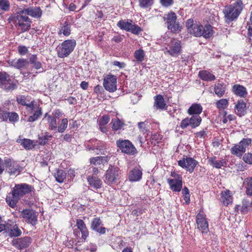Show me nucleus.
<instances>
[{
    "mask_svg": "<svg viewBox=\"0 0 252 252\" xmlns=\"http://www.w3.org/2000/svg\"><path fill=\"white\" fill-rule=\"evenodd\" d=\"M226 21L229 23L236 18V9L231 5L225 7L223 10Z\"/></svg>",
    "mask_w": 252,
    "mask_h": 252,
    "instance_id": "obj_24",
    "label": "nucleus"
},
{
    "mask_svg": "<svg viewBox=\"0 0 252 252\" xmlns=\"http://www.w3.org/2000/svg\"><path fill=\"white\" fill-rule=\"evenodd\" d=\"M85 145L89 151H94L97 154L99 151L102 155H105L106 153L105 143L96 139H92L87 141Z\"/></svg>",
    "mask_w": 252,
    "mask_h": 252,
    "instance_id": "obj_8",
    "label": "nucleus"
},
{
    "mask_svg": "<svg viewBox=\"0 0 252 252\" xmlns=\"http://www.w3.org/2000/svg\"><path fill=\"white\" fill-rule=\"evenodd\" d=\"M203 110L202 106L199 103L192 104L188 109V113L189 115H199Z\"/></svg>",
    "mask_w": 252,
    "mask_h": 252,
    "instance_id": "obj_35",
    "label": "nucleus"
},
{
    "mask_svg": "<svg viewBox=\"0 0 252 252\" xmlns=\"http://www.w3.org/2000/svg\"><path fill=\"white\" fill-rule=\"evenodd\" d=\"M142 170L138 168H135L130 171L128 175V179L131 182H137L142 178Z\"/></svg>",
    "mask_w": 252,
    "mask_h": 252,
    "instance_id": "obj_29",
    "label": "nucleus"
},
{
    "mask_svg": "<svg viewBox=\"0 0 252 252\" xmlns=\"http://www.w3.org/2000/svg\"><path fill=\"white\" fill-rule=\"evenodd\" d=\"M117 78L116 76L111 74L106 75L103 79V86L105 89L111 93L117 90Z\"/></svg>",
    "mask_w": 252,
    "mask_h": 252,
    "instance_id": "obj_13",
    "label": "nucleus"
},
{
    "mask_svg": "<svg viewBox=\"0 0 252 252\" xmlns=\"http://www.w3.org/2000/svg\"><path fill=\"white\" fill-rule=\"evenodd\" d=\"M4 230L8 231L11 236L18 237L22 234L21 229L19 228L17 224L14 223L10 224L7 223L5 224V229Z\"/></svg>",
    "mask_w": 252,
    "mask_h": 252,
    "instance_id": "obj_23",
    "label": "nucleus"
},
{
    "mask_svg": "<svg viewBox=\"0 0 252 252\" xmlns=\"http://www.w3.org/2000/svg\"><path fill=\"white\" fill-rule=\"evenodd\" d=\"M145 56L144 51L141 49L136 50L134 53V59L136 60V61L139 63L142 62L144 60Z\"/></svg>",
    "mask_w": 252,
    "mask_h": 252,
    "instance_id": "obj_44",
    "label": "nucleus"
},
{
    "mask_svg": "<svg viewBox=\"0 0 252 252\" xmlns=\"http://www.w3.org/2000/svg\"><path fill=\"white\" fill-rule=\"evenodd\" d=\"M214 91L216 95L219 97H221L225 91V85L220 81L215 85Z\"/></svg>",
    "mask_w": 252,
    "mask_h": 252,
    "instance_id": "obj_37",
    "label": "nucleus"
},
{
    "mask_svg": "<svg viewBox=\"0 0 252 252\" xmlns=\"http://www.w3.org/2000/svg\"><path fill=\"white\" fill-rule=\"evenodd\" d=\"M38 213L32 209H25L20 212V217L28 224L35 226L38 222Z\"/></svg>",
    "mask_w": 252,
    "mask_h": 252,
    "instance_id": "obj_6",
    "label": "nucleus"
},
{
    "mask_svg": "<svg viewBox=\"0 0 252 252\" xmlns=\"http://www.w3.org/2000/svg\"><path fill=\"white\" fill-rule=\"evenodd\" d=\"M8 63L9 65L20 69L21 68H27L29 65V62L27 59L21 58L9 60L8 61Z\"/></svg>",
    "mask_w": 252,
    "mask_h": 252,
    "instance_id": "obj_21",
    "label": "nucleus"
},
{
    "mask_svg": "<svg viewBox=\"0 0 252 252\" xmlns=\"http://www.w3.org/2000/svg\"><path fill=\"white\" fill-rule=\"evenodd\" d=\"M161 5L165 7H168L172 4L173 0H160Z\"/></svg>",
    "mask_w": 252,
    "mask_h": 252,
    "instance_id": "obj_62",
    "label": "nucleus"
},
{
    "mask_svg": "<svg viewBox=\"0 0 252 252\" xmlns=\"http://www.w3.org/2000/svg\"><path fill=\"white\" fill-rule=\"evenodd\" d=\"M8 113L9 112L0 109V119L3 121H6L8 118Z\"/></svg>",
    "mask_w": 252,
    "mask_h": 252,
    "instance_id": "obj_58",
    "label": "nucleus"
},
{
    "mask_svg": "<svg viewBox=\"0 0 252 252\" xmlns=\"http://www.w3.org/2000/svg\"><path fill=\"white\" fill-rule=\"evenodd\" d=\"M110 121V118L108 115L103 116L99 120V124L100 126H104Z\"/></svg>",
    "mask_w": 252,
    "mask_h": 252,
    "instance_id": "obj_56",
    "label": "nucleus"
},
{
    "mask_svg": "<svg viewBox=\"0 0 252 252\" xmlns=\"http://www.w3.org/2000/svg\"><path fill=\"white\" fill-rule=\"evenodd\" d=\"M139 5L143 8H148L154 3V0H138Z\"/></svg>",
    "mask_w": 252,
    "mask_h": 252,
    "instance_id": "obj_47",
    "label": "nucleus"
},
{
    "mask_svg": "<svg viewBox=\"0 0 252 252\" xmlns=\"http://www.w3.org/2000/svg\"><path fill=\"white\" fill-rule=\"evenodd\" d=\"M117 26L121 29L130 32L133 34H138L142 29L138 26L133 25L130 20H120L117 23Z\"/></svg>",
    "mask_w": 252,
    "mask_h": 252,
    "instance_id": "obj_11",
    "label": "nucleus"
},
{
    "mask_svg": "<svg viewBox=\"0 0 252 252\" xmlns=\"http://www.w3.org/2000/svg\"><path fill=\"white\" fill-rule=\"evenodd\" d=\"M189 121L191 127L194 128L200 125L202 119L199 115H193L189 118Z\"/></svg>",
    "mask_w": 252,
    "mask_h": 252,
    "instance_id": "obj_41",
    "label": "nucleus"
},
{
    "mask_svg": "<svg viewBox=\"0 0 252 252\" xmlns=\"http://www.w3.org/2000/svg\"><path fill=\"white\" fill-rule=\"evenodd\" d=\"M247 89L243 86L237 84V96L242 97L243 99H246L248 95Z\"/></svg>",
    "mask_w": 252,
    "mask_h": 252,
    "instance_id": "obj_46",
    "label": "nucleus"
},
{
    "mask_svg": "<svg viewBox=\"0 0 252 252\" xmlns=\"http://www.w3.org/2000/svg\"><path fill=\"white\" fill-rule=\"evenodd\" d=\"M10 2L8 0H0V9L7 11L10 9Z\"/></svg>",
    "mask_w": 252,
    "mask_h": 252,
    "instance_id": "obj_51",
    "label": "nucleus"
},
{
    "mask_svg": "<svg viewBox=\"0 0 252 252\" xmlns=\"http://www.w3.org/2000/svg\"><path fill=\"white\" fill-rule=\"evenodd\" d=\"M199 76L202 80L205 81H212L216 79L214 75L207 70L200 71Z\"/></svg>",
    "mask_w": 252,
    "mask_h": 252,
    "instance_id": "obj_36",
    "label": "nucleus"
},
{
    "mask_svg": "<svg viewBox=\"0 0 252 252\" xmlns=\"http://www.w3.org/2000/svg\"><path fill=\"white\" fill-rule=\"evenodd\" d=\"M18 51L20 55H24L27 53L28 49L26 46H19L18 48Z\"/></svg>",
    "mask_w": 252,
    "mask_h": 252,
    "instance_id": "obj_60",
    "label": "nucleus"
},
{
    "mask_svg": "<svg viewBox=\"0 0 252 252\" xmlns=\"http://www.w3.org/2000/svg\"><path fill=\"white\" fill-rule=\"evenodd\" d=\"M32 190V187L26 184H16L9 192L6 198V202L11 208L17 207V204L20 198L30 193Z\"/></svg>",
    "mask_w": 252,
    "mask_h": 252,
    "instance_id": "obj_1",
    "label": "nucleus"
},
{
    "mask_svg": "<svg viewBox=\"0 0 252 252\" xmlns=\"http://www.w3.org/2000/svg\"><path fill=\"white\" fill-rule=\"evenodd\" d=\"M244 8V4L241 0H237V17Z\"/></svg>",
    "mask_w": 252,
    "mask_h": 252,
    "instance_id": "obj_59",
    "label": "nucleus"
},
{
    "mask_svg": "<svg viewBox=\"0 0 252 252\" xmlns=\"http://www.w3.org/2000/svg\"><path fill=\"white\" fill-rule=\"evenodd\" d=\"M0 87L7 91L15 88L10 76L5 72H0Z\"/></svg>",
    "mask_w": 252,
    "mask_h": 252,
    "instance_id": "obj_17",
    "label": "nucleus"
},
{
    "mask_svg": "<svg viewBox=\"0 0 252 252\" xmlns=\"http://www.w3.org/2000/svg\"><path fill=\"white\" fill-rule=\"evenodd\" d=\"M221 202L225 206H228L232 202V197L229 190H225L221 192L220 198Z\"/></svg>",
    "mask_w": 252,
    "mask_h": 252,
    "instance_id": "obj_34",
    "label": "nucleus"
},
{
    "mask_svg": "<svg viewBox=\"0 0 252 252\" xmlns=\"http://www.w3.org/2000/svg\"><path fill=\"white\" fill-rule=\"evenodd\" d=\"M21 10L26 15H29L34 18H40L42 15V11L39 6L30 7Z\"/></svg>",
    "mask_w": 252,
    "mask_h": 252,
    "instance_id": "obj_20",
    "label": "nucleus"
},
{
    "mask_svg": "<svg viewBox=\"0 0 252 252\" xmlns=\"http://www.w3.org/2000/svg\"><path fill=\"white\" fill-rule=\"evenodd\" d=\"M178 163L180 166L192 173L198 162L193 158L186 157L179 160Z\"/></svg>",
    "mask_w": 252,
    "mask_h": 252,
    "instance_id": "obj_16",
    "label": "nucleus"
},
{
    "mask_svg": "<svg viewBox=\"0 0 252 252\" xmlns=\"http://www.w3.org/2000/svg\"><path fill=\"white\" fill-rule=\"evenodd\" d=\"M76 225L77 228L81 232L82 239L85 241L89 236V231L86 227V224L83 220L78 219L76 220Z\"/></svg>",
    "mask_w": 252,
    "mask_h": 252,
    "instance_id": "obj_27",
    "label": "nucleus"
},
{
    "mask_svg": "<svg viewBox=\"0 0 252 252\" xmlns=\"http://www.w3.org/2000/svg\"><path fill=\"white\" fill-rule=\"evenodd\" d=\"M161 139V135L158 133H154L151 135L152 142L153 143L155 141L154 144H156V143H158Z\"/></svg>",
    "mask_w": 252,
    "mask_h": 252,
    "instance_id": "obj_53",
    "label": "nucleus"
},
{
    "mask_svg": "<svg viewBox=\"0 0 252 252\" xmlns=\"http://www.w3.org/2000/svg\"><path fill=\"white\" fill-rule=\"evenodd\" d=\"M76 45V42L74 39L64 41L57 48L58 57L61 58L67 57L74 50Z\"/></svg>",
    "mask_w": 252,
    "mask_h": 252,
    "instance_id": "obj_4",
    "label": "nucleus"
},
{
    "mask_svg": "<svg viewBox=\"0 0 252 252\" xmlns=\"http://www.w3.org/2000/svg\"><path fill=\"white\" fill-rule=\"evenodd\" d=\"M47 121L49 126V129L51 130H56L57 128L56 118L54 116H51L46 113L44 117L42 119V122Z\"/></svg>",
    "mask_w": 252,
    "mask_h": 252,
    "instance_id": "obj_28",
    "label": "nucleus"
},
{
    "mask_svg": "<svg viewBox=\"0 0 252 252\" xmlns=\"http://www.w3.org/2000/svg\"><path fill=\"white\" fill-rule=\"evenodd\" d=\"M68 121L67 119H63L62 120L61 123L58 127V131L60 133H63L64 131L67 127Z\"/></svg>",
    "mask_w": 252,
    "mask_h": 252,
    "instance_id": "obj_50",
    "label": "nucleus"
},
{
    "mask_svg": "<svg viewBox=\"0 0 252 252\" xmlns=\"http://www.w3.org/2000/svg\"><path fill=\"white\" fill-rule=\"evenodd\" d=\"M90 186L94 189H98L101 188L102 182L100 179L94 176H89L87 178Z\"/></svg>",
    "mask_w": 252,
    "mask_h": 252,
    "instance_id": "obj_30",
    "label": "nucleus"
},
{
    "mask_svg": "<svg viewBox=\"0 0 252 252\" xmlns=\"http://www.w3.org/2000/svg\"><path fill=\"white\" fill-rule=\"evenodd\" d=\"M139 129L144 133H146L148 130L146 128V124L145 122H140L138 123Z\"/></svg>",
    "mask_w": 252,
    "mask_h": 252,
    "instance_id": "obj_63",
    "label": "nucleus"
},
{
    "mask_svg": "<svg viewBox=\"0 0 252 252\" xmlns=\"http://www.w3.org/2000/svg\"><path fill=\"white\" fill-rule=\"evenodd\" d=\"M121 174L119 167L110 165L104 176V183L108 185L115 183L119 179Z\"/></svg>",
    "mask_w": 252,
    "mask_h": 252,
    "instance_id": "obj_5",
    "label": "nucleus"
},
{
    "mask_svg": "<svg viewBox=\"0 0 252 252\" xmlns=\"http://www.w3.org/2000/svg\"><path fill=\"white\" fill-rule=\"evenodd\" d=\"M247 100V99L237 100V116L242 117L246 114L247 110L246 103Z\"/></svg>",
    "mask_w": 252,
    "mask_h": 252,
    "instance_id": "obj_31",
    "label": "nucleus"
},
{
    "mask_svg": "<svg viewBox=\"0 0 252 252\" xmlns=\"http://www.w3.org/2000/svg\"><path fill=\"white\" fill-rule=\"evenodd\" d=\"M195 134L199 138H205L207 136V131L206 130H203L196 132Z\"/></svg>",
    "mask_w": 252,
    "mask_h": 252,
    "instance_id": "obj_61",
    "label": "nucleus"
},
{
    "mask_svg": "<svg viewBox=\"0 0 252 252\" xmlns=\"http://www.w3.org/2000/svg\"><path fill=\"white\" fill-rule=\"evenodd\" d=\"M17 142L20 143L26 150L32 149L35 146L33 141L29 139H19L17 140Z\"/></svg>",
    "mask_w": 252,
    "mask_h": 252,
    "instance_id": "obj_40",
    "label": "nucleus"
},
{
    "mask_svg": "<svg viewBox=\"0 0 252 252\" xmlns=\"http://www.w3.org/2000/svg\"><path fill=\"white\" fill-rule=\"evenodd\" d=\"M193 20L189 19L187 22V27L189 32L196 37L202 36L205 38H208L213 36L214 31L213 27L209 24L204 26L200 24H192Z\"/></svg>",
    "mask_w": 252,
    "mask_h": 252,
    "instance_id": "obj_2",
    "label": "nucleus"
},
{
    "mask_svg": "<svg viewBox=\"0 0 252 252\" xmlns=\"http://www.w3.org/2000/svg\"><path fill=\"white\" fill-rule=\"evenodd\" d=\"M32 243V239L29 237L14 239L12 244L19 250H22L28 247Z\"/></svg>",
    "mask_w": 252,
    "mask_h": 252,
    "instance_id": "obj_19",
    "label": "nucleus"
},
{
    "mask_svg": "<svg viewBox=\"0 0 252 252\" xmlns=\"http://www.w3.org/2000/svg\"><path fill=\"white\" fill-rule=\"evenodd\" d=\"M28 112L31 115L28 119V121L33 122L35 121L42 115V108L40 107L38 102L35 101H32L30 105L28 106L27 109Z\"/></svg>",
    "mask_w": 252,
    "mask_h": 252,
    "instance_id": "obj_10",
    "label": "nucleus"
},
{
    "mask_svg": "<svg viewBox=\"0 0 252 252\" xmlns=\"http://www.w3.org/2000/svg\"><path fill=\"white\" fill-rule=\"evenodd\" d=\"M164 21L167 25V28L172 32H179L181 31L182 27L176 21L177 16L173 12H170L163 17Z\"/></svg>",
    "mask_w": 252,
    "mask_h": 252,
    "instance_id": "obj_7",
    "label": "nucleus"
},
{
    "mask_svg": "<svg viewBox=\"0 0 252 252\" xmlns=\"http://www.w3.org/2000/svg\"><path fill=\"white\" fill-rule=\"evenodd\" d=\"M252 142L251 138H243L237 145V154L238 153H245L246 149Z\"/></svg>",
    "mask_w": 252,
    "mask_h": 252,
    "instance_id": "obj_33",
    "label": "nucleus"
},
{
    "mask_svg": "<svg viewBox=\"0 0 252 252\" xmlns=\"http://www.w3.org/2000/svg\"><path fill=\"white\" fill-rule=\"evenodd\" d=\"M165 49V54H168L173 57L178 56L182 50L181 41L175 39L171 40Z\"/></svg>",
    "mask_w": 252,
    "mask_h": 252,
    "instance_id": "obj_12",
    "label": "nucleus"
},
{
    "mask_svg": "<svg viewBox=\"0 0 252 252\" xmlns=\"http://www.w3.org/2000/svg\"><path fill=\"white\" fill-rule=\"evenodd\" d=\"M5 164L8 172L10 175H18L23 169V168L17 162L11 159L5 160Z\"/></svg>",
    "mask_w": 252,
    "mask_h": 252,
    "instance_id": "obj_18",
    "label": "nucleus"
},
{
    "mask_svg": "<svg viewBox=\"0 0 252 252\" xmlns=\"http://www.w3.org/2000/svg\"><path fill=\"white\" fill-rule=\"evenodd\" d=\"M171 176L172 178L167 180L170 189L173 192H180L183 187L182 176L174 171L171 172Z\"/></svg>",
    "mask_w": 252,
    "mask_h": 252,
    "instance_id": "obj_9",
    "label": "nucleus"
},
{
    "mask_svg": "<svg viewBox=\"0 0 252 252\" xmlns=\"http://www.w3.org/2000/svg\"><path fill=\"white\" fill-rule=\"evenodd\" d=\"M196 221L197 225V228L202 233H207L209 231L208 222L206 218L204 213L200 211L196 217Z\"/></svg>",
    "mask_w": 252,
    "mask_h": 252,
    "instance_id": "obj_14",
    "label": "nucleus"
},
{
    "mask_svg": "<svg viewBox=\"0 0 252 252\" xmlns=\"http://www.w3.org/2000/svg\"><path fill=\"white\" fill-rule=\"evenodd\" d=\"M208 163L212 167L217 169L221 168L226 165L225 159L222 158L218 159L216 156L208 158Z\"/></svg>",
    "mask_w": 252,
    "mask_h": 252,
    "instance_id": "obj_22",
    "label": "nucleus"
},
{
    "mask_svg": "<svg viewBox=\"0 0 252 252\" xmlns=\"http://www.w3.org/2000/svg\"><path fill=\"white\" fill-rule=\"evenodd\" d=\"M102 221L98 218H94L91 223V228L101 234H103L106 232V228L101 226Z\"/></svg>",
    "mask_w": 252,
    "mask_h": 252,
    "instance_id": "obj_26",
    "label": "nucleus"
},
{
    "mask_svg": "<svg viewBox=\"0 0 252 252\" xmlns=\"http://www.w3.org/2000/svg\"><path fill=\"white\" fill-rule=\"evenodd\" d=\"M9 121L11 122H15L18 120L19 116L15 112H12L8 113Z\"/></svg>",
    "mask_w": 252,
    "mask_h": 252,
    "instance_id": "obj_55",
    "label": "nucleus"
},
{
    "mask_svg": "<svg viewBox=\"0 0 252 252\" xmlns=\"http://www.w3.org/2000/svg\"><path fill=\"white\" fill-rule=\"evenodd\" d=\"M70 25L67 21H65L63 25L61 27L58 33L61 35L63 34L64 36H68L70 34Z\"/></svg>",
    "mask_w": 252,
    "mask_h": 252,
    "instance_id": "obj_38",
    "label": "nucleus"
},
{
    "mask_svg": "<svg viewBox=\"0 0 252 252\" xmlns=\"http://www.w3.org/2000/svg\"><path fill=\"white\" fill-rule=\"evenodd\" d=\"M113 65L119 67L120 68H124L126 67V64L124 62H120L119 61H115L113 62Z\"/></svg>",
    "mask_w": 252,
    "mask_h": 252,
    "instance_id": "obj_64",
    "label": "nucleus"
},
{
    "mask_svg": "<svg viewBox=\"0 0 252 252\" xmlns=\"http://www.w3.org/2000/svg\"><path fill=\"white\" fill-rule=\"evenodd\" d=\"M116 144L123 153L132 155L136 153V148L128 140H119L117 141Z\"/></svg>",
    "mask_w": 252,
    "mask_h": 252,
    "instance_id": "obj_15",
    "label": "nucleus"
},
{
    "mask_svg": "<svg viewBox=\"0 0 252 252\" xmlns=\"http://www.w3.org/2000/svg\"><path fill=\"white\" fill-rule=\"evenodd\" d=\"M111 124H112V128L114 130L121 129L124 125L123 123L118 119L112 120Z\"/></svg>",
    "mask_w": 252,
    "mask_h": 252,
    "instance_id": "obj_48",
    "label": "nucleus"
},
{
    "mask_svg": "<svg viewBox=\"0 0 252 252\" xmlns=\"http://www.w3.org/2000/svg\"><path fill=\"white\" fill-rule=\"evenodd\" d=\"M13 21L16 29L20 33L27 32L31 28L32 20L21 9L15 13Z\"/></svg>",
    "mask_w": 252,
    "mask_h": 252,
    "instance_id": "obj_3",
    "label": "nucleus"
},
{
    "mask_svg": "<svg viewBox=\"0 0 252 252\" xmlns=\"http://www.w3.org/2000/svg\"><path fill=\"white\" fill-rule=\"evenodd\" d=\"M66 173L63 170H58L55 173L54 177L59 183H63L66 178Z\"/></svg>",
    "mask_w": 252,
    "mask_h": 252,
    "instance_id": "obj_43",
    "label": "nucleus"
},
{
    "mask_svg": "<svg viewBox=\"0 0 252 252\" xmlns=\"http://www.w3.org/2000/svg\"><path fill=\"white\" fill-rule=\"evenodd\" d=\"M244 184L246 189V193L248 195L252 196V178H247L244 181Z\"/></svg>",
    "mask_w": 252,
    "mask_h": 252,
    "instance_id": "obj_42",
    "label": "nucleus"
},
{
    "mask_svg": "<svg viewBox=\"0 0 252 252\" xmlns=\"http://www.w3.org/2000/svg\"><path fill=\"white\" fill-rule=\"evenodd\" d=\"M190 126V123L189 121V118H187L183 119L180 124V127L182 129H185L189 126Z\"/></svg>",
    "mask_w": 252,
    "mask_h": 252,
    "instance_id": "obj_57",
    "label": "nucleus"
},
{
    "mask_svg": "<svg viewBox=\"0 0 252 252\" xmlns=\"http://www.w3.org/2000/svg\"><path fill=\"white\" fill-rule=\"evenodd\" d=\"M29 96H25L19 95L17 96L16 100L18 104L26 106V109L28 108V106L30 105L31 101L29 99Z\"/></svg>",
    "mask_w": 252,
    "mask_h": 252,
    "instance_id": "obj_39",
    "label": "nucleus"
},
{
    "mask_svg": "<svg viewBox=\"0 0 252 252\" xmlns=\"http://www.w3.org/2000/svg\"><path fill=\"white\" fill-rule=\"evenodd\" d=\"M243 159L245 163L249 164H252V154H245L243 157Z\"/></svg>",
    "mask_w": 252,
    "mask_h": 252,
    "instance_id": "obj_54",
    "label": "nucleus"
},
{
    "mask_svg": "<svg viewBox=\"0 0 252 252\" xmlns=\"http://www.w3.org/2000/svg\"><path fill=\"white\" fill-rule=\"evenodd\" d=\"M182 194L184 196V200L187 204H189L190 202V195L189 193V190L187 187H185L182 189Z\"/></svg>",
    "mask_w": 252,
    "mask_h": 252,
    "instance_id": "obj_52",
    "label": "nucleus"
},
{
    "mask_svg": "<svg viewBox=\"0 0 252 252\" xmlns=\"http://www.w3.org/2000/svg\"><path fill=\"white\" fill-rule=\"evenodd\" d=\"M154 108L156 110H163L166 109L167 106L161 94L157 95L154 97Z\"/></svg>",
    "mask_w": 252,
    "mask_h": 252,
    "instance_id": "obj_25",
    "label": "nucleus"
},
{
    "mask_svg": "<svg viewBox=\"0 0 252 252\" xmlns=\"http://www.w3.org/2000/svg\"><path fill=\"white\" fill-rule=\"evenodd\" d=\"M110 157V154H109L106 156L92 158H90V162L94 165L104 164L109 160Z\"/></svg>",
    "mask_w": 252,
    "mask_h": 252,
    "instance_id": "obj_32",
    "label": "nucleus"
},
{
    "mask_svg": "<svg viewBox=\"0 0 252 252\" xmlns=\"http://www.w3.org/2000/svg\"><path fill=\"white\" fill-rule=\"evenodd\" d=\"M228 104V101L227 99H221L216 102L215 105L220 110H222L225 109Z\"/></svg>",
    "mask_w": 252,
    "mask_h": 252,
    "instance_id": "obj_45",
    "label": "nucleus"
},
{
    "mask_svg": "<svg viewBox=\"0 0 252 252\" xmlns=\"http://www.w3.org/2000/svg\"><path fill=\"white\" fill-rule=\"evenodd\" d=\"M52 137V135L46 132L44 135L39 137V144L41 145H44Z\"/></svg>",
    "mask_w": 252,
    "mask_h": 252,
    "instance_id": "obj_49",
    "label": "nucleus"
}]
</instances>
